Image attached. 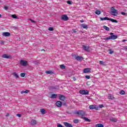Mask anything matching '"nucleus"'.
<instances>
[{"mask_svg":"<svg viewBox=\"0 0 127 127\" xmlns=\"http://www.w3.org/2000/svg\"><path fill=\"white\" fill-rule=\"evenodd\" d=\"M110 34L111 36L105 38L104 40H115L118 38V36L114 35L113 33H110Z\"/></svg>","mask_w":127,"mask_h":127,"instance_id":"1","label":"nucleus"},{"mask_svg":"<svg viewBox=\"0 0 127 127\" xmlns=\"http://www.w3.org/2000/svg\"><path fill=\"white\" fill-rule=\"evenodd\" d=\"M111 14L114 16H117L119 14V11L115 8V7H112L111 8Z\"/></svg>","mask_w":127,"mask_h":127,"instance_id":"2","label":"nucleus"},{"mask_svg":"<svg viewBox=\"0 0 127 127\" xmlns=\"http://www.w3.org/2000/svg\"><path fill=\"white\" fill-rule=\"evenodd\" d=\"M100 20H110V21H112V22H115V23H118V20L113 18H109L108 17H105L104 18L100 17Z\"/></svg>","mask_w":127,"mask_h":127,"instance_id":"3","label":"nucleus"},{"mask_svg":"<svg viewBox=\"0 0 127 127\" xmlns=\"http://www.w3.org/2000/svg\"><path fill=\"white\" fill-rule=\"evenodd\" d=\"M75 115H78V116L80 117H84L86 116V112L82 110L76 111L75 112Z\"/></svg>","mask_w":127,"mask_h":127,"instance_id":"4","label":"nucleus"},{"mask_svg":"<svg viewBox=\"0 0 127 127\" xmlns=\"http://www.w3.org/2000/svg\"><path fill=\"white\" fill-rule=\"evenodd\" d=\"M61 19L64 21H67V20H69V17L67 16L66 14H64L62 15Z\"/></svg>","mask_w":127,"mask_h":127,"instance_id":"5","label":"nucleus"},{"mask_svg":"<svg viewBox=\"0 0 127 127\" xmlns=\"http://www.w3.org/2000/svg\"><path fill=\"white\" fill-rule=\"evenodd\" d=\"M59 99L61 101H63V102H66L67 101V98L65 97V96L63 95H59Z\"/></svg>","mask_w":127,"mask_h":127,"instance_id":"6","label":"nucleus"},{"mask_svg":"<svg viewBox=\"0 0 127 127\" xmlns=\"http://www.w3.org/2000/svg\"><path fill=\"white\" fill-rule=\"evenodd\" d=\"M79 93L81 95H89V91L88 90H80Z\"/></svg>","mask_w":127,"mask_h":127,"instance_id":"7","label":"nucleus"},{"mask_svg":"<svg viewBox=\"0 0 127 127\" xmlns=\"http://www.w3.org/2000/svg\"><path fill=\"white\" fill-rule=\"evenodd\" d=\"M20 65H22V66H26V65H27V61L24 60H21L20 61Z\"/></svg>","mask_w":127,"mask_h":127,"instance_id":"8","label":"nucleus"},{"mask_svg":"<svg viewBox=\"0 0 127 127\" xmlns=\"http://www.w3.org/2000/svg\"><path fill=\"white\" fill-rule=\"evenodd\" d=\"M82 48L85 51H87V52H89L90 51V47H89V46H86L85 45H82Z\"/></svg>","mask_w":127,"mask_h":127,"instance_id":"9","label":"nucleus"},{"mask_svg":"<svg viewBox=\"0 0 127 127\" xmlns=\"http://www.w3.org/2000/svg\"><path fill=\"white\" fill-rule=\"evenodd\" d=\"M2 57L5 59H9V58H11V56L7 54H4L2 56Z\"/></svg>","mask_w":127,"mask_h":127,"instance_id":"10","label":"nucleus"},{"mask_svg":"<svg viewBox=\"0 0 127 127\" xmlns=\"http://www.w3.org/2000/svg\"><path fill=\"white\" fill-rule=\"evenodd\" d=\"M91 72V68H86L83 69V73H87Z\"/></svg>","mask_w":127,"mask_h":127,"instance_id":"11","label":"nucleus"},{"mask_svg":"<svg viewBox=\"0 0 127 127\" xmlns=\"http://www.w3.org/2000/svg\"><path fill=\"white\" fill-rule=\"evenodd\" d=\"M75 59L77 61H82V60H83L84 59V58H83L82 57H81V56H77L75 58Z\"/></svg>","mask_w":127,"mask_h":127,"instance_id":"12","label":"nucleus"},{"mask_svg":"<svg viewBox=\"0 0 127 127\" xmlns=\"http://www.w3.org/2000/svg\"><path fill=\"white\" fill-rule=\"evenodd\" d=\"M56 105L58 108H60L61 107H62V102L61 101H57L56 103Z\"/></svg>","mask_w":127,"mask_h":127,"instance_id":"13","label":"nucleus"},{"mask_svg":"<svg viewBox=\"0 0 127 127\" xmlns=\"http://www.w3.org/2000/svg\"><path fill=\"white\" fill-rule=\"evenodd\" d=\"M64 125L65 126V127H73V126H72V125L67 122H64Z\"/></svg>","mask_w":127,"mask_h":127,"instance_id":"14","label":"nucleus"},{"mask_svg":"<svg viewBox=\"0 0 127 127\" xmlns=\"http://www.w3.org/2000/svg\"><path fill=\"white\" fill-rule=\"evenodd\" d=\"M31 125L32 126H35L36 125H37V122H36V120L33 119L31 122Z\"/></svg>","mask_w":127,"mask_h":127,"instance_id":"15","label":"nucleus"},{"mask_svg":"<svg viewBox=\"0 0 127 127\" xmlns=\"http://www.w3.org/2000/svg\"><path fill=\"white\" fill-rule=\"evenodd\" d=\"M81 27L84 28L85 29H88V25L85 24H82L81 25Z\"/></svg>","mask_w":127,"mask_h":127,"instance_id":"16","label":"nucleus"},{"mask_svg":"<svg viewBox=\"0 0 127 127\" xmlns=\"http://www.w3.org/2000/svg\"><path fill=\"white\" fill-rule=\"evenodd\" d=\"M2 35L3 36H10V33L9 32H3Z\"/></svg>","mask_w":127,"mask_h":127,"instance_id":"17","label":"nucleus"},{"mask_svg":"<svg viewBox=\"0 0 127 127\" xmlns=\"http://www.w3.org/2000/svg\"><path fill=\"white\" fill-rule=\"evenodd\" d=\"M115 97H114V96H113V95L112 94H109L108 96V99L109 100H113V99H114Z\"/></svg>","mask_w":127,"mask_h":127,"instance_id":"18","label":"nucleus"},{"mask_svg":"<svg viewBox=\"0 0 127 127\" xmlns=\"http://www.w3.org/2000/svg\"><path fill=\"white\" fill-rule=\"evenodd\" d=\"M90 110H95V109H96V106H95V105H90L89 107Z\"/></svg>","mask_w":127,"mask_h":127,"instance_id":"19","label":"nucleus"},{"mask_svg":"<svg viewBox=\"0 0 127 127\" xmlns=\"http://www.w3.org/2000/svg\"><path fill=\"white\" fill-rule=\"evenodd\" d=\"M41 113L42 115H45L46 114V111L44 109H41Z\"/></svg>","mask_w":127,"mask_h":127,"instance_id":"20","label":"nucleus"},{"mask_svg":"<svg viewBox=\"0 0 127 127\" xmlns=\"http://www.w3.org/2000/svg\"><path fill=\"white\" fill-rule=\"evenodd\" d=\"M110 121L113 123H116V122H118V119L116 118H111L110 119Z\"/></svg>","mask_w":127,"mask_h":127,"instance_id":"21","label":"nucleus"},{"mask_svg":"<svg viewBox=\"0 0 127 127\" xmlns=\"http://www.w3.org/2000/svg\"><path fill=\"white\" fill-rule=\"evenodd\" d=\"M13 75L14 77H15L16 79H17V78H19V76H18V74H17V73L15 72H13Z\"/></svg>","mask_w":127,"mask_h":127,"instance_id":"22","label":"nucleus"},{"mask_svg":"<svg viewBox=\"0 0 127 127\" xmlns=\"http://www.w3.org/2000/svg\"><path fill=\"white\" fill-rule=\"evenodd\" d=\"M57 97V94H54L51 96V99H56Z\"/></svg>","mask_w":127,"mask_h":127,"instance_id":"23","label":"nucleus"},{"mask_svg":"<svg viewBox=\"0 0 127 127\" xmlns=\"http://www.w3.org/2000/svg\"><path fill=\"white\" fill-rule=\"evenodd\" d=\"M83 120L85 121V122H88V123H90L91 122V120L87 117H83Z\"/></svg>","mask_w":127,"mask_h":127,"instance_id":"24","label":"nucleus"},{"mask_svg":"<svg viewBox=\"0 0 127 127\" xmlns=\"http://www.w3.org/2000/svg\"><path fill=\"white\" fill-rule=\"evenodd\" d=\"M95 127H104V125L102 124H98L95 125Z\"/></svg>","mask_w":127,"mask_h":127,"instance_id":"25","label":"nucleus"},{"mask_svg":"<svg viewBox=\"0 0 127 127\" xmlns=\"http://www.w3.org/2000/svg\"><path fill=\"white\" fill-rule=\"evenodd\" d=\"M25 93V94H28V93H29V90H26L25 91H22L21 92V94H23V93Z\"/></svg>","mask_w":127,"mask_h":127,"instance_id":"26","label":"nucleus"},{"mask_svg":"<svg viewBox=\"0 0 127 127\" xmlns=\"http://www.w3.org/2000/svg\"><path fill=\"white\" fill-rule=\"evenodd\" d=\"M46 74H53V71H52L51 70H47V71H46Z\"/></svg>","mask_w":127,"mask_h":127,"instance_id":"27","label":"nucleus"},{"mask_svg":"<svg viewBox=\"0 0 127 127\" xmlns=\"http://www.w3.org/2000/svg\"><path fill=\"white\" fill-rule=\"evenodd\" d=\"M95 13L96 14H97L98 15H99V14H101V11L99 10H96L95 11Z\"/></svg>","mask_w":127,"mask_h":127,"instance_id":"28","label":"nucleus"},{"mask_svg":"<svg viewBox=\"0 0 127 127\" xmlns=\"http://www.w3.org/2000/svg\"><path fill=\"white\" fill-rule=\"evenodd\" d=\"M103 28L105 29V30H107V31H109V30H110V28H109L108 27H107L106 26H104Z\"/></svg>","mask_w":127,"mask_h":127,"instance_id":"29","label":"nucleus"},{"mask_svg":"<svg viewBox=\"0 0 127 127\" xmlns=\"http://www.w3.org/2000/svg\"><path fill=\"white\" fill-rule=\"evenodd\" d=\"M60 68L61 69H65L66 67L65 66V65H64V64H61L60 65Z\"/></svg>","mask_w":127,"mask_h":127,"instance_id":"30","label":"nucleus"},{"mask_svg":"<svg viewBox=\"0 0 127 127\" xmlns=\"http://www.w3.org/2000/svg\"><path fill=\"white\" fill-rule=\"evenodd\" d=\"M120 95H125L126 94V92L124 90H121L120 92Z\"/></svg>","mask_w":127,"mask_h":127,"instance_id":"31","label":"nucleus"},{"mask_svg":"<svg viewBox=\"0 0 127 127\" xmlns=\"http://www.w3.org/2000/svg\"><path fill=\"white\" fill-rule=\"evenodd\" d=\"M73 123H74V124H78L79 123V120H78V119L74 120Z\"/></svg>","mask_w":127,"mask_h":127,"instance_id":"32","label":"nucleus"},{"mask_svg":"<svg viewBox=\"0 0 127 127\" xmlns=\"http://www.w3.org/2000/svg\"><path fill=\"white\" fill-rule=\"evenodd\" d=\"M12 18H17V16H16V15L15 14H13L12 15Z\"/></svg>","mask_w":127,"mask_h":127,"instance_id":"33","label":"nucleus"},{"mask_svg":"<svg viewBox=\"0 0 127 127\" xmlns=\"http://www.w3.org/2000/svg\"><path fill=\"white\" fill-rule=\"evenodd\" d=\"M113 53H114V51L113 50H112V49H110L109 50V54H113Z\"/></svg>","mask_w":127,"mask_h":127,"instance_id":"34","label":"nucleus"},{"mask_svg":"<svg viewBox=\"0 0 127 127\" xmlns=\"http://www.w3.org/2000/svg\"><path fill=\"white\" fill-rule=\"evenodd\" d=\"M20 76H21V77H25V73H21V74H20Z\"/></svg>","mask_w":127,"mask_h":127,"instance_id":"35","label":"nucleus"},{"mask_svg":"<svg viewBox=\"0 0 127 127\" xmlns=\"http://www.w3.org/2000/svg\"><path fill=\"white\" fill-rule=\"evenodd\" d=\"M29 20H30V21H31V22H33L34 23H36V22L35 21H34V20H32L31 19H29Z\"/></svg>","mask_w":127,"mask_h":127,"instance_id":"36","label":"nucleus"},{"mask_svg":"<svg viewBox=\"0 0 127 127\" xmlns=\"http://www.w3.org/2000/svg\"><path fill=\"white\" fill-rule=\"evenodd\" d=\"M86 85L87 86H90V85H91V82L90 81H87L86 82Z\"/></svg>","mask_w":127,"mask_h":127,"instance_id":"37","label":"nucleus"},{"mask_svg":"<svg viewBox=\"0 0 127 127\" xmlns=\"http://www.w3.org/2000/svg\"><path fill=\"white\" fill-rule=\"evenodd\" d=\"M49 30H50V31H53V30H54L53 28L49 27Z\"/></svg>","mask_w":127,"mask_h":127,"instance_id":"38","label":"nucleus"},{"mask_svg":"<svg viewBox=\"0 0 127 127\" xmlns=\"http://www.w3.org/2000/svg\"><path fill=\"white\" fill-rule=\"evenodd\" d=\"M99 63H100V65H103V64H104V62L102 61H100Z\"/></svg>","mask_w":127,"mask_h":127,"instance_id":"39","label":"nucleus"},{"mask_svg":"<svg viewBox=\"0 0 127 127\" xmlns=\"http://www.w3.org/2000/svg\"><path fill=\"white\" fill-rule=\"evenodd\" d=\"M4 9H5V10H7V9H8V7H7V6H5L4 7Z\"/></svg>","mask_w":127,"mask_h":127,"instance_id":"40","label":"nucleus"},{"mask_svg":"<svg viewBox=\"0 0 127 127\" xmlns=\"http://www.w3.org/2000/svg\"><path fill=\"white\" fill-rule=\"evenodd\" d=\"M0 44L1 45H3V44H4V42L3 41H0Z\"/></svg>","mask_w":127,"mask_h":127,"instance_id":"41","label":"nucleus"},{"mask_svg":"<svg viewBox=\"0 0 127 127\" xmlns=\"http://www.w3.org/2000/svg\"><path fill=\"white\" fill-rule=\"evenodd\" d=\"M85 78H86V79H90L91 77L89 75H86L85 76Z\"/></svg>","mask_w":127,"mask_h":127,"instance_id":"42","label":"nucleus"},{"mask_svg":"<svg viewBox=\"0 0 127 127\" xmlns=\"http://www.w3.org/2000/svg\"><path fill=\"white\" fill-rule=\"evenodd\" d=\"M67 3H68V4H72V2H71V1H67Z\"/></svg>","mask_w":127,"mask_h":127,"instance_id":"43","label":"nucleus"},{"mask_svg":"<svg viewBox=\"0 0 127 127\" xmlns=\"http://www.w3.org/2000/svg\"><path fill=\"white\" fill-rule=\"evenodd\" d=\"M99 107V108H100V109H102V108H104V105H100Z\"/></svg>","mask_w":127,"mask_h":127,"instance_id":"44","label":"nucleus"},{"mask_svg":"<svg viewBox=\"0 0 127 127\" xmlns=\"http://www.w3.org/2000/svg\"><path fill=\"white\" fill-rule=\"evenodd\" d=\"M72 31H73L74 33H76V32H77V30L73 29H72Z\"/></svg>","mask_w":127,"mask_h":127,"instance_id":"45","label":"nucleus"},{"mask_svg":"<svg viewBox=\"0 0 127 127\" xmlns=\"http://www.w3.org/2000/svg\"><path fill=\"white\" fill-rule=\"evenodd\" d=\"M121 14H122V15H126V12H121Z\"/></svg>","mask_w":127,"mask_h":127,"instance_id":"46","label":"nucleus"},{"mask_svg":"<svg viewBox=\"0 0 127 127\" xmlns=\"http://www.w3.org/2000/svg\"><path fill=\"white\" fill-rule=\"evenodd\" d=\"M17 117H18V118H21V114H17Z\"/></svg>","mask_w":127,"mask_h":127,"instance_id":"47","label":"nucleus"},{"mask_svg":"<svg viewBox=\"0 0 127 127\" xmlns=\"http://www.w3.org/2000/svg\"><path fill=\"white\" fill-rule=\"evenodd\" d=\"M94 109L96 110V111H99V107H96L94 108Z\"/></svg>","mask_w":127,"mask_h":127,"instance_id":"48","label":"nucleus"},{"mask_svg":"<svg viewBox=\"0 0 127 127\" xmlns=\"http://www.w3.org/2000/svg\"><path fill=\"white\" fill-rule=\"evenodd\" d=\"M9 116V113H7L6 115V117H8Z\"/></svg>","mask_w":127,"mask_h":127,"instance_id":"49","label":"nucleus"},{"mask_svg":"<svg viewBox=\"0 0 127 127\" xmlns=\"http://www.w3.org/2000/svg\"><path fill=\"white\" fill-rule=\"evenodd\" d=\"M73 80L74 81H76L77 79H76V78H75V77H73Z\"/></svg>","mask_w":127,"mask_h":127,"instance_id":"50","label":"nucleus"},{"mask_svg":"<svg viewBox=\"0 0 127 127\" xmlns=\"http://www.w3.org/2000/svg\"><path fill=\"white\" fill-rule=\"evenodd\" d=\"M80 22H81V23L84 22V20H80Z\"/></svg>","mask_w":127,"mask_h":127,"instance_id":"51","label":"nucleus"},{"mask_svg":"<svg viewBox=\"0 0 127 127\" xmlns=\"http://www.w3.org/2000/svg\"><path fill=\"white\" fill-rule=\"evenodd\" d=\"M125 41H127V40H123L122 41V42H125Z\"/></svg>","mask_w":127,"mask_h":127,"instance_id":"52","label":"nucleus"},{"mask_svg":"<svg viewBox=\"0 0 127 127\" xmlns=\"http://www.w3.org/2000/svg\"><path fill=\"white\" fill-rule=\"evenodd\" d=\"M64 106H65V105H66V102L64 103Z\"/></svg>","mask_w":127,"mask_h":127,"instance_id":"53","label":"nucleus"},{"mask_svg":"<svg viewBox=\"0 0 127 127\" xmlns=\"http://www.w3.org/2000/svg\"><path fill=\"white\" fill-rule=\"evenodd\" d=\"M52 89H55V87H52Z\"/></svg>","mask_w":127,"mask_h":127,"instance_id":"54","label":"nucleus"},{"mask_svg":"<svg viewBox=\"0 0 127 127\" xmlns=\"http://www.w3.org/2000/svg\"><path fill=\"white\" fill-rule=\"evenodd\" d=\"M0 17H1V14H0Z\"/></svg>","mask_w":127,"mask_h":127,"instance_id":"55","label":"nucleus"},{"mask_svg":"<svg viewBox=\"0 0 127 127\" xmlns=\"http://www.w3.org/2000/svg\"><path fill=\"white\" fill-rule=\"evenodd\" d=\"M43 51H45V50H43Z\"/></svg>","mask_w":127,"mask_h":127,"instance_id":"56","label":"nucleus"}]
</instances>
